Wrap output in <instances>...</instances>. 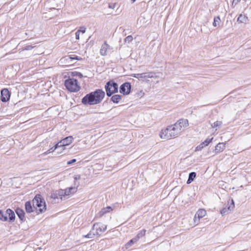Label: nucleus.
I'll use <instances>...</instances> for the list:
<instances>
[{"instance_id":"1","label":"nucleus","mask_w":251,"mask_h":251,"mask_svg":"<svg viewBox=\"0 0 251 251\" xmlns=\"http://www.w3.org/2000/svg\"><path fill=\"white\" fill-rule=\"evenodd\" d=\"M105 92L102 89H97L86 94L81 100L85 105H96L100 103L105 97Z\"/></svg>"},{"instance_id":"2","label":"nucleus","mask_w":251,"mask_h":251,"mask_svg":"<svg viewBox=\"0 0 251 251\" xmlns=\"http://www.w3.org/2000/svg\"><path fill=\"white\" fill-rule=\"evenodd\" d=\"M178 125V124H175L168 126L165 129L162 130L160 133L161 138L168 140L177 136L181 131Z\"/></svg>"},{"instance_id":"3","label":"nucleus","mask_w":251,"mask_h":251,"mask_svg":"<svg viewBox=\"0 0 251 251\" xmlns=\"http://www.w3.org/2000/svg\"><path fill=\"white\" fill-rule=\"evenodd\" d=\"M33 206L34 208L39 207V209L37 210L38 213H43L46 210V202L42 198L41 195L39 194L36 195L32 200Z\"/></svg>"},{"instance_id":"4","label":"nucleus","mask_w":251,"mask_h":251,"mask_svg":"<svg viewBox=\"0 0 251 251\" xmlns=\"http://www.w3.org/2000/svg\"><path fill=\"white\" fill-rule=\"evenodd\" d=\"M106 95L110 97L118 91V85L113 80L108 81L105 85Z\"/></svg>"},{"instance_id":"5","label":"nucleus","mask_w":251,"mask_h":251,"mask_svg":"<svg viewBox=\"0 0 251 251\" xmlns=\"http://www.w3.org/2000/svg\"><path fill=\"white\" fill-rule=\"evenodd\" d=\"M65 86L70 92H75L78 91L80 87L78 85L77 80L74 78H68L65 81Z\"/></svg>"},{"instance_id":"6","label":"nucleus","mask_w":251,"mask_h":251,"mask_svg":"<svg viewBox=\"0 0 251 251\" xmlns=\"http://www.w3.org/2000/svg\"><path fill=\"white\" fill-rule=\"evenodd\" d=\"M106 225L101 223H95L92 227V229H95L96 231L95 234L99 236L104 232L106 230Z\"/></svg>"},{"instance_id":"7","label":"nucleus","mask_w":251,"mask_h":251,"mask_svg":"<svg viewBox=\"0 0 251 251\" xmlns=\"http://www.w3.org/2000/svg\"><path fill=\"white\" fill-rule=\"evenodd\" d=\"M131 85L129 82L122 84L120 87V92L124 95H128L131 91Z\"/></svg>"},{"instance_id":"8","label":"nucleus","mask_w":251,"mask_h":251,"mask_svg":"<svg viewBox=\"0 0 251 251\" xmlns=\"http://www.w3.org/2000/svg\"><path fill=\"white\" fill-rule=\"evenodd\" d=\"M10 98V92L7 88L1 90V100L3 102L8 101Z\"/></svg>"},{"instance_id":"9","label":"nucleus","mask_w":251,"mask_h":251,"mask_svg":"<svg viewBox=\"0 0 251 251\" xmlns=\"http://www.w3.org/2000/svg\"><path fill=\"white\" fill-rule=\"evenodd\" d=\"M234 207V203L233 200H231V203L228 205H226L225 207H224L221 211V214L222 215H226L231 212Z\"/></svg>"},{"instance_id":"10","label":"nucleus","mask_w":251,"mask_h":251,"mask_svg":"<svg viewBox=\"0 0 251 251\" xmlns=\"http://www.w3.org/2000/svg\"><path fill=\"white\" fill-rule=\"evenodd\" d=\"M7 214L9 222L10 223L14 222L16 217L14 212L12 209L8 208L7 209Z\"/></svg>"},{"instance_id":"11","label":"nucleus","mask_w":251,"mask_h":251,"mask_svg":"<svg viewBox=\"0 0 251 251\" xmlns=\"http://www.w3.org/2000/svg\"><path fill=\"white\" fill-rule=\"evenodd\" d=\"M176 124H178L179 126L180 127V130L181 131L182 128L186 127L187 126H188V121L186 119H180L179 121H178L176 123H175Z\"/></svg>"},{"instance_id":"12","label":"nucleus","mask_w":251,"mask_h":251,"mask_svg":"<svg viewBox=\"0 0 251 251\" xmlns=\"http://www.w3.org/2000/svg\"><path fill=\"white\" fill-rule=\"evenodd\" d=\"M15 211L21 221H24L25 220V213L22 209L20 208H17Z\"/></svg>"},{"instance_id":"13","label":"nucleus","mask_w":251,"mask_h":251,"mask_svg":"<svg viewBox=\"0 0 251 251\" xmlns=\"http://www.w3.org/2000/svg\"><path fill=\"white\" fill-rule=\"evenodd\" d=\"M65 144L63 143L62 140H61L54 146V150L61 148L60 151H58V153H61L65 149Z\"/></svg>"},{"instance_id":"14","label":"nucleus","mask_w":251,"mask_h":251,"mask_svg":"<svg viewBox=\"0 0 251 251\" xmlns=\"http://www.w3.org/2000/svg\"><path fill=\"white\" fill-rule=\"evenodd\" d=\"M109 46L107 44L106 41L102 45L100 50V53L101 55L104 56L107 54V50Z\"/></svg>"},{"instance_id":"15","label":"nucleus","mask_w":251,"mask_h":251,"mask_svg":"<svg viewBox=\"0 0 251 251\" xmlns=\"http://www.w3.org/2000/svg\"><path fill=\"white\" fill-rule=\"evenodd\" d=\"M225 149V144L223 143H219L215 147V151L218 153L223 151Z\"/></svg>"},{"instance_id":"16","label":"nucleus","mask_w":251,"mask_h":251,"mask_svg":"<svg viewBox=\"0 0 251 251\" xmlns=\"http://www.w3.org/2000/svg\"><path fill=\"white\" fill-rule=\"evenodd\" d=\"M248 21L249 19L248 17L242 14L239 15V17L237 19V22L239 23L246 24Z\"/></svg>"},{"instance_id":"17","label":"nucleus","mask_w":251,"mask_h":251,"mask_svg":"<svg viewBox=\"0 0 251 251\" xmlns=\"http://www.w3.org/2000/svg\"><path fill=\"white\" fill-rule=\"evenodd\" d=\"M25 208L27 213H31L33 211V206L31 204V202L30 201H27L25 203Z\"/></svg>"},{"instance_id":"18","label":"nucleus","mask_w":251,"mask_h":251,"mask_svg":"<svg viewBox=\"0 0 251 251\" xmlns=\"http://www.w3.org/2000/svg\"><path fill=\"white\" fill-rule=\"evenodd\" d=\"M0 220L3 222H5L8 220L7 210L5 211H3L1 210H0Z\"/></svg>"},{"instance_id":"19","label":"nucleus","mask_w":251,"mask_h":251,"mask_svg":"<svg viewBox=\"0 0 251 251\" xmlns=\"http://www.w3.org/2000/svg\"><path fill=\"white\" fill-rule=\"evenodd\" d=\"M206 211L203 209H200L195 215V217L197 216L198 218L200 219L202 218L206 215Z\"/></svg>"},{"instance_id":"20","label":"nucleus","mask_w":251,"mask_h":251,"mask_svg":"<svg viewBox=\"0 0 251 251\" xmlns=\"http://www.w3.org/2000/svg\"><path fill=\"white\" fill-rule=\"evenodd\" d=\"M122 99V96L120 95H114L111 98V100L115 103H118Z\"/></svg>"},{"instance_id":"21","label":"nucleus","mask_w":251,"mask_h":251,"mask_svg":"<svg viewBox=\"0 0 251 251\" xmlns=\"http://www.w3.org/2000/svg\"><path fill=\"white\" fill-rule=\"evenodd\" d=\"M196 176V173L195 172H191L189 174L188 179L187 180V184L191 183L195 179Z\"/></svg>"},{"instance_id":"22","label":"nucleus","mask_w":251,"mask_h":251,"mask_svg":"<svg viewBox=\"0 0 251 251\" xmlns=\"http://www.w3.org/2000/svg\"><path fill=\"white\" fill-rule=\"evenodd\" d=\"M111 207L110 206H107L105 208H103L99 213V215L100 217H101L104 214L109 212L110 210L111 209Z\"/></svg>"},{"instance_id":"23","label":"nucleus","mask_w":251,"mask_h":251,"mask_svg":"<svg viewBox=\"0 0 251 251\" xmlns=\"http://www.w3.org/2000/svg\"><path fill=\"white\" fill-rule=\"evenodd\" d=\"M73 138L72 136H68L64 139H62L63 143L65 144V146L70 145L73 141Z\"/></svg>"},{"instance_id":"24","label":"nucleus","mask_w":251,"mask_h":251,"mask_svg":"<svg viewBox=\"0 0 251 251\" xmlns=\"http://www.w3.org/2000/svg\"><path fill=\"white\" fill-rule=\"evenodd\" d=\"M146 230L142 229L141 230L135 237L137 241H138L140 238L144 236L146 234Z\"/></svg>"},{"instance_id":"25","label":"nucleus","mask_w":251,"mask_h":251,"mask_svg":"<svg viewBox=\"0 0 251 251\" xmlns=\"http://www.w3.org/2000/svg\"><path fill=\"white\" fill-rule=\"evenodd\" d=\"M57 192H58V194L59 195V198L61 200H65V199H64V198H65V197L66 196L65 189L64 190L60 189V190L57 191Z\"/></svg>"},{"instance_id":"26","label":"nucleus","mask_w":251,"mask_h":251,"mask_svg":"<svg viewBox=\"0 0 251 251\" xmlns=\"http://www.w3.org/2000/svg\"><path fill=\"white\" fill-rule=\"evenodd\" d=\"M138 241L136 240V239L134 237L131 240H130L126 244V248H128L130 247L132 245H133L134 243L137 242Z\"/></svg>"},{"instance_id":"27","label":"nucleus","mask_w":251,"mask_h":251,"mask_svg":"<svg viewBox=\"0 0 251 251\" xmlns=\"http://www.w3.org/2000/svg\"><path fill=\"white\" fill-rule=\"evenodd\" d=\"M66 196L70 195L71 193H74L75 188L74 187H70L65 189Z\"/></svg>"},{"instance_id":"28","label":"nucleus","mask_w":251,"mask_h":251,"mask_svg":"<svg viewBox=\"0 0 251 251\" xmlns=\"http://www.w3.org/2000/svg\"><path fill=\"white\" fill-rule=\"evenodd\" d=\"M50 198L53 199V200H55L56 199H60L59 195L58 194L57 191H56L55 192H52L51 193Z\"/></svg>"},{"instance_id":"29","label":"nucleus","mask_w":251,"mask_h":251,"mask_svg":"<svg viewBox=\"0 0 251 251\" xmlns=\"http://www.w3.org/2000/svg\"><path fill=\"white\" fill-rule=\"evenodd\" d=\"M221 20L219 16L216 17L214 18V21L213 23V25L215 27L219 25Z\"/></svg>"},{"instance_id":"30","label":"nucleus","mask_w":251,"mask_h":251,"mask_svg":"<svg viewBox=\"0 0 251 251\" xmlns=\"http://www.w3.org/2000/svg\"><path fill=\"white\" fill-rule=\"evenodd\" d=\"M68 59L71 60H81L82 59V58L76 55H71L68 57Z\"/></svg>"},{"instance_id":"31","label":"nucleus","mask_w":251,"mask_h":251,"mask_svg":"<svg viewBox=\"0 0 251 251\" xmlns=\"http://www.w3.org/2000/svg\"><path fill=\"white\" fill-rule=\"evenodd\" d=\"M133 76L136 78L139 79H143V78H145V74H144V73L136 74L134 75Z\"/></svg>"},{"instance_id":"32","label":"nucleus","mask_w":251,"mask_h":251,"mask_svg":"<svg viewBox=\"0 0 251 251\" xmlns=\"http://www.w3.org/2000/svg\"><path fill=\"white\" fill-rule=\"evenodd\" d=\"M222 124V122L221 121H216L211 126L212 128H215L217 127H220Z\"/></svg>"},{"instance_id":"33","label":"nucleus","mask_w":251,"mask_h":251,"mask_svg":"<svg viewBox=\"0 0 251 251\" xmlns=\"http://www.w3.org/2000/svg\"><path fill=\"white\" fill-rule=\"evenodd\" d=\"M145 74L144 78H152L154 77V74L152 72L150 73H144Z\"/></svg>"},{"instance_id":"34","label":"nucleus","mask_w":251,"mask_h":251,"mask_svg":"<svg viewBox=\"0 0 251 251\" xmlns=\"http://www.w3.org/2000/svg\"><path fill=\"white\" fill-rule=\"evenodd\" d=\"M34 48V47L32 46L31 45H27V46H26L22 48V49H21V50L24 51V50H31L32 49H33Z\"/></svg>"},{"instance_id":"35","label":"nucleus","mask_w":251,"mask_h":251,"mask_svg":"<svg viewBox=\"0 0 251 251\" xmlns=\"http://www.w3.org/2000/svg\"><path fill=\"white\" fill-rule=\"evenodd\" d=\"M95 235V233H92L91 231H90L87 235H84L83 237L87 238H93Z\"/></svg>"},{"instance_id":"36","label":"nucleus","mask_w":251,"mask_h":251,"mask_svg":"<svg viewBox=\"0 0 251 251\" xmlns=\"http://www.w3.org/2000/svg\"><path fill=\"white\" fill-rule=\"evenodd\" d=\"M55 150H54V147L51 148L50 149L48 150L47 151L44 152L42 155L45 156V155H46L47 154H48L49 153H50V152H52L54 151Z\"/></svg>"},{"instance_id":"37","label":"nucleus","mask_w":251,"mask_h":251,"mask_svg":"<svg viewBox=\"0 0 251 251\" xmlns=\"http://www.w3.org/2000/svg\"><path fill=\"white\" fill-rule=\"evenodd\" d=\"M133 40V37L131 35H129L128 36H127L125 39V41L126 42H127L128 43L131 42Z\"/></svg>"},{"instance_id":"38","label":"nucleus","mask_w":251,"mask_h":251,"mask_svg":"<svg viewBox=\"0 0 251 251\" xmlns=\"http://www.w3.org/2000/svg\"><path fill=\"white\" fill-rule=\"evenodd\" d=\"M213 138H207L204 141V144H205V146H207L208 144L212 141Z\"/></svg>"},{"instance_id":"39","label":"nucleus","mask_w":251,"mask_h":251,"mask_svg":"<svg viewBox=\"0 0 251 251\" xmlns=\"http://www.w3.org/2000/svg\"><path fill=\"white\" fill-rule=\"evenodd\" d=\"M116 3H110L108 4V7L110 9H114L115 8Z\"/></svg>"},{"instance_id":"40","label":"nucleus","mask_w":251,"mask_h":251,"mask_svg":"<svg viewBox=\"0 0 251 251\" xmlns=\"http://www.w3.org/2000/svg\"><path fill=\"white\" fill-rule=\"evenodd\" d=\"M78 30H80V33L82 32V33H84L86 31V28L82 26V27H81L80 28V29H78Z\"/></svg>"},{"instance_id":"41","label":"nucleus","mask_w":251,"mask_h":251,"mask_svg":"<svg viewBox=\"0 0 251 251\" xmlns=\"http://www.w3.org/2000/svg\"><path fill=\"white\" fill-rule=\"evenodd\" d=\"M75 38L77 40L79 39L80 30H77L75 33Z\"/></svg>"},{"instance_id":"42","label":"nucleus","mask_w":251,"mask_h":251,"mask_svg":"<svg viewBox=\"0 0 251 251\" xmlns=\"http://www.w3.org/2000/svg\"><path fill=\"white\" fill-rule=\"evenodd\" d=\"M76 161V160L75 159H73L72 160H71L70 161H69L68 162H67V164L68 165H71L73 163L75 162Z\"/></svg>"},{"instance_id":"43","label":"nucleus","mask_w":251,"mask_h":251,"mask_svg":"<svg viewBox=\"0 0 251 251\" xmlns=\"http://www.w3.org/2000/svg\"><path fill=\"white\" fill-rule=\"evenodd\" d=\"M241 0H233V2H232V6H233V3L235 2V4H236L238 2H239Z\"/></svg>"},{"instance_id":"44","label":"nucleus","mask_w":251,"mask_h":251,"mask_svg":"<svg viewBox=\"0 0 251 251\" xmlns=\"http://www.w3.org/2000/svg\"><path fill=\"white\" fill-rule=\"evenodd\" d=\"M202 149L200 145H199L196 147V151H200Z\"/></svg>"},{"instance_id":"45","label":"nucleus","mask_w":251,"mask_h":251,"mask_svg":"<svg viewBox=\"0 0 251 251\" xmlns=\"http://www.w3.org/2000/svg\"><path fill=\"white\" fill-rule=\"evenodd\" d=\"M31 32V31H30V32H25V34L26 35H29L30 34Z\"/></svg>"},{"instance_id":"46","label":"nucleus","mask_w":251,"mask_h":251,"mask_svg":"<svg viewBox=\"0 0 251 251\" xmlns=\"http://www.w3.org/2000/svg\"><path fill=\"white\" fill-rule=\"evenodd\" d=\"M136 1V0H131V2L132 3H134L135 1Z\"/></svg>"},{"instance_id":"47","label":"nucleus","mask_w":251,"mask_h":251,"mask_svg":"<svg viewBox=\"0 0 251 251\" xmlns=\"http://www.w3.org/2000/svg\"><path fill=\"white\" fill-rule=\"evenodd\" d=\"M201 144L202 145H203V146H205V144H204V142H203L202 143H201Z\"/></svg>"},{"instance_id":"48","label":"nucleus","mask_w":251,"mask_h":251,"mask_svg":"<svg viewBox=\"0 0 251 251\" xmlns=\"http://www.w3.org/2000/svg\"><path fill=\"white\" fill-rule=\"evenodd\" d=\"M201 146V148L202 149L203 148V146L201 144L200 145Z\"/></svg>"},{"instance_id":"49","label":"nucleus","mask_w":251,"mask_h":251,"mask_svg":"<svg viewBox=\"0 0 251 251\" xmlns=\"http://www.w3.org/2000/svg\"><path fill=\"white\" fill-rule=\"evenodd\" d=\"M79 75H81V76H82V75L81 74V73H79Z\"/></svg>"}]
</instances>
